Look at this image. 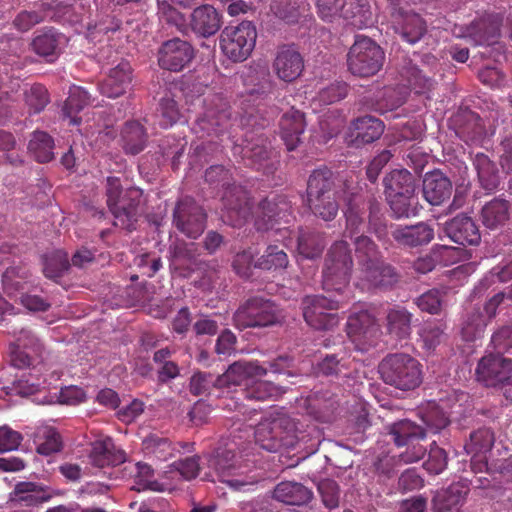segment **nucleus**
I'll use <instances>...</instances> for the list:
<instances>
[{
  "label": "nucleus",
  "mask_w": 512,
  "mask_h": 512,
  "mask_svg": "<svg viewBox=\"0 0 512 512\" xmlns=\"http://www.w3.org/2000/svg\"><path fill=\"white\" fill-rule=\"evenodd\" d=\"M198 101L203 104V112L196 118L193 132L198 138H209L208 141L193 143L191 148L195 156L200 159L217 152L220 144L217 140L223 136L230 127L231 111L227 100L217 93H209Z\"/></svg>",
  "instance_id": "1"
},
{
  "label": "nucleus",
  "mask_w": 512,
  "mask_h": 512,
  "mask_svg": "<svg viewBox=\"0 0 512 512\" xmlns=\"http://www.w3.org/2000/svg\"><path fill=\"white\" fill-rule=\"evenodd\" d=\"M244 397L250 400L264 401L275 397L279 394V390L270 381L254 380L253 378L243 391Z\"/></svg>",
  "instance_id": "56"
},
{
  "label": "nucleus",
  "mask_w": 512,
  "mask_h": 512,
  "mask_svg": "<svg viewBox=\"0 0 512 512\" xmlns=\"http://www.w3.org/2000/svg\"><path fill=\"white\" fill-rule=\"evenodd\" d=\"M66 42L64 34L54 28H45L37 31L31 41V49L48 63L55 62L62 52Z\"/></svg>",
  "instance_id": "22"
},
{
  "label": "nucleus",
  "mask_w": 512,
  "mask_h": 512,
  "mask_svg": "<svg viewBox=\"0 0 512 512\" xmlns=\"http://www.w3.org/2000/svg\"><path fill=\"white\" fill-rule=\"evenodd\" d=\"M24 95L30 113H40L50 102L48 90L42 84H33Z\"/></svg>",
  "instance_id": "59"
},
{
  "label": "nucleus",
  "mask_w": 512,
  "mask_h": 512,
  "mask_svg": "<svg viewBox=\"0 0 512 512\" xmlns=\"http://www.w3.org/2000/svg\"><path fill=\"white\" fill-rule=\"evenodd\" d=\"M459 123L457 134L465 142L474 141L484 133V125L480 116L472 111L463 113L457 117Z\"/></svg>",
  "instance_id": "51"
},
{
  "label": "nucleus",
  "mask_w": 512,
  "mask_h": 512,
  "mask_svg": "<svg viewBox=\"0 0 512 512\" xmlns=\"http://www.w3.org/2000/svg\"><path fill=\"white\" fill-rule=\"evenodd\" d=\"M231 173L223 165H212L205 172V181L210 185L225 187L222 214L225 223L241 227L252 215L251 198L241 185L230 184Z\"/></svg>",
  "instance_id": "3"
},
{
  "label": "nucleus",
  "mask_w": 512,
  "mask_h": 512,
  "mask_svg": "<svg viewBox=\"0 0 512 512\" xmlns=\"http://www.w3.org/2000/svg\"><path fill=\"white\" fill-rule=\"evenodd\" d=\"M390 234L398 245L410 248L427 245L434 238L433 228L424 222L412 226L391 225Z\"/></svg>",
  "instance_id": "24"
},
{
  "label": "nucleus",
  "mask_w": 512,
  "mask_h": 512,
  "mask_svg": "<svg viewBox=\"0 0 512 512\" xmlns=\"http://www.w3.org/2000/svg\"><path fill=\"white\" fill-rule=\"evenodd\" d=\"M469 492L466 484L452 483L445 489L438 491L432 500L434 512H459Z\"/></svg>",
  "instance_id": "30"
},
{
  "label": "nucleus",
  "mask_w": 512,
  "mask_h": 512,
  "mask_svg": "<svg viewBox=\"0 0 512 512\" xmlns=\"http://www.w3.org/2000/svg\"><path fill=\"white\" fill-rule=\"evenodd\" d=\"M280 133L288 151H293L300 143V136L305 130L304 114L291 108L280 119Z\"/></svg>",
  "instance_id": "31"
},
{
  "label": "nucleus",
  "mask_w": 512,
  "mask_h": 512,
  "mask_svg": "<svg viewBox=\"0 0 512 512\" xmlns=\"http://www.w3.org/2000/svg\"><path fill=\"white\" fill-rule=\"evenodd\" d=\"M351 25L362 29L372 24V13L363 0H344L342 15Z\"/></svg>",
  "instance_id": "43"
},
{
  "label": "nucleus",
  "mask_w": 512,
  "mask_h": 512,
  "mask_svg": "<svg viewBox=\"0 0 512 512\" xmlns=\"http://www.w3.org/2000/svg\"><path fill=\"white\" fill-rule=\"evenodd\" d=\"M313 496L311 490L294 481H282L273 490V499L287 505L301 506L307 504Z\"/></svg>",
  "instance_id": "32"
},
{
  "label": "nucleus",
  "mask_w": 512,
  "mask_h": 512,
  "mask_svg": "<svg viewBox=\"0 0 512 512\" xmlns=\"http://www.w3.org/2000/svg\"><path fill=\"white\" fill-rule=\"evenodd\" d=\"M384 131L385 124L381 119L372 115L360 116L350 122L346 143L350 147L360 148L380 139Z\"/></svg>",
  "instance_id": "15"
},
{
  "label": "nucleus",
  "mask_w": 512,
  "mask_h": 512,
  "mask_svg": "<svg viewBox=\"0 0 512 512\" xmlns=\"http://www.w3.org/2000/svg\"><path fill=\"white\" fill-rule=\"evenodd\" d=\"M477 380L486 387L495 388L512 376V359L489 353L484 355L476 367Z\"/></svg>",
  "instance_id": "14"
},
{
  "label": "nucleus",
  "mask_w": 512,
  "mask_h": 512,
  "mask_svg": "<svg viewBox=\"0 0 512 512\" xmlns=\"http://www.w3.org/2000/svg\"><path fill=\"white\" fill-rule=\"evenodd\" d=\"M386 200L397 219L410 218L417 215L418 199L415 192L412 195L397 194L386 196Z\"/></svg>",
  "instance_id": "53"
},
{
  "label": "nucleus",
  "mask_w": 512,
  "mask_h": 512,
  "mask_svg": "<svg viewBox=\"0 0 512 512\" xmlns=\"http://www.w3.org/2000/svg\"><path fill=\"white\" fill-rule=\"evenodd\" d=\"M382 381L395 389L407 392L418 388L423 381V366L407 353H390L378 366Z\"/></svg>",
  "instance_id": "5"
},
{
  "label": "nucleus",
  "mask_w": 512,
  "mask_h": 512,
  "mask_svg": "<svg viewBox=\"0 0 512 512\" xmlns=\"http://www.w3.org/2000/svg\"><path fill=\"white\" fill-rule=\"evenodd\" d=\"M316 427L304 429L302 423H297L283 409L272 411L255 428V442L269 452H277L282 448L293 449L299 443L307 444Z\"/></svg>",
  "instance_id": "2"
},
{
  "label": "nucleus",
  "mask_w": 512,
  "mask_h": 512,
  "mask_svg": "<svg viewBox=\"0 0 512 512\" xmlns=\"http://www.w3.org/2000/svg\"><path fill=\"white\" fill-rule=\"evenodd\" d=\"M385 196L397 194L412 195L416 190L415 178L406 169H395L383 179Z\"/></svg>",
  "instance_id": "38"
},
{
  "label": "nucleus",
  "mask_w": 512,
  "mask_h": 512,
  "mask_svg": "<svg viewBox=\"0 0 512 512\" xmlns=\"http://www.w3.org/2000/svg\"><path fill=\"white\" fill-rule=\"evenodd\" d=\"M353 244L360 272L383 258L376 243L368 236H355Z\"/></svg>",
  "instance_id": "42"
},
{
  "label": "nucleus",
  "mask_w": 512,
  "mask_h": 512,
  "mask_svg": "<svg viewBox=\"0 0 512 512\" xmlns=\"http://www.w3.org/2000/svg\"><path fill=\"white\" fill-rule=\"evenodd\" d=\"M208 466L213 469L223 482L232 486L244 485L245 482L237 479H227L229 476L237 475L239 467L236 466L235 454L230 450H217L208 460Z\"/></svg>",
  "instance_id": "36"
},
{
  "label": "nucleus",
  "mask_w": 512,
  "mask_h": 512,
  "mask_svg": "<svg viewBox=\"0 0 512 512\" xmlns=\"http://www.w3.org/2000/svg\"><path fill=\"white\" fill-rule=\"evenodd\" d=\"M90 459L94 466H116L125 461V453L117 449L111 438L95 441L90 452Z\"/></svg>",
  "instance_id": "33"
},
{
  "label": "nucleus",
  "mask_w": 512,
  "mask_h": 512,
  "mask_svg": "<svg viewBox=\"0 0 512 512\" xmlns=\"http://www.w3.org/2000/svg\"><path fill=\"white\" fill-rule=\"evenodd\" d=\"M422 422L426 426L425 430L437 433L449 424V419L444 411L435 403H429L422 411Z\"/></svg>",
  "instance_id": "57"
},
{
  "label": "nucleus",
  "mask_w": 512,
  "mask_h": 512,
  "mask_svg": "<svg viewBox=\"0 0 512 512\" xmlns=\"http://www.w3.org/2000/svg\"><path fill=\"white\" fill-rule=\"evenodd\" d=\"M42 384L40 377L32 373H24L13 382L12 390L15 394L25 397L39 392Z\"/></svg>",
  "instance_id": "62"
},
{
  "label": "nucleus",
  "mask_w": 512,
  "mask_h": 512,
  "mask_svg": "<svg viewBox=\"0 0 512 512\" xmlns=\"http://www.w3.org/2000/svg\"><path fill=\"white\" fill-rule=\"evenodd\" d=\"M447 288H432L414 299V304L422 311L432 315L442 312Z\"/></svg>",
  "instance_id": "52"
},
{
  "label": "nucleus",
  "mask_w": 512,
  "mask_h": 512,
  "mask_svg": "<svg viewBox=\"0 0 512 512\" xmlns=\"http://www.w3.org/2000/svg\"><path fill=\"white\" fill-rule=\"evenodd\" d=\"M488 324L489 322L480 308H473L467 313L462 324V339L466 342H475L481 339Z\"/></svg>",
  "instance_id": "47"
},
{
  "label": "nucleus",
  "mask_w": 512,
  "mask_h": 512,
  "mask_svg": "<svg viewBox=\"0 0 512 512\" xmlns=\"http://www.w3.org/2000/svg\"><path fill=\"white\" fill-rule=\"evenodd\" d=\"M292 219L291 204L284 195H272L262 200L256 211L255 226L258 231H273L275 236L280 235L281 238L275 237L276 241L286 242L290 238L291 231L287 227H276L282 222L289 224Z\"/></svg>",
  "instance_id": "7"
},
{
  "label": "nucleus",
  "mask_w": 512,
  "mask_h": 512,
  "mask_svg": "<svg viewBox=\"0 0 512 512\" xmlns=\"http://www.w3.org/2000/svg\"><path fill=\"white\" fill-rule=\"evenodd\" d=\"M413 314L405 307L395 306L387 311L386 327L390 335L406 339L411 334Z\"/></svg>",
  "instance_id": "39"
},
{
  "label": "nucleus",
  "mask_w": 512,
  "mask_h": 512,
  "mask_svg": "<svg viewBox=\"0 0 512 512\" xmlns=\"http://www.w3.org/2000/svg\"><path fill=\"white\" fill-rule=\"evenodd\" d=\"M272 69L279 80L291 83L304 70L303 56L294 44L280 45L276 49Z\"/></svg>",
  "instance_id": "16"
},
{
  "label": "nucleus",
  "mask_w": 512,
  "mask_h": 512,
  "mask_svg": "<svg viewBox=\"0 0 512 512\" xmlns=\"http://www.w3.org/2000/svg\"><path fill=\"white\" fill-rule=\"evenodd\" d=\"M335 194L333 173L326 167L315 169L307 182V198Z\"/></svg>",
  "instance_id": "44"
},
{
  "label": "nucleus",
  "mask_w": 512,
  "mask_h": 512,
  "mask_svg": "<svg viewBox=\"0 0 512 512\" xmlns=\"http://www.w3.org/2000/svg\"><path fill=\"white\" fill-rule=\"evenodd\" d=\"M147 137L145 128L139 122L128 121L121 130V146L126 154L137 155L146 147Z\"/></svg>",
  "instance_id": "34"
},
{
  "label": "nucleus",
  "mask_w": 512,
  "mask_h": 512,
  "mask_svg": "<svg viewBox=\"0 0 512 512\" xmlns=\"http://www.w3.org/2000/svg\"><path fill=\"white\" fill-rule=\"evenodd\" d=\"M390 434L394 443L400 447L412 444L415 440L423 439L426 435V430L409 420H402L391 426Z\"/></svg>",
  "instance_id": "46"
},
{
  "label": "nucleus",
  "mask_w": 512,
  "mask_h": 512,
  "mask_svg": "<svg viewBox=\"0 0 512 512\" xmlns=\"http://www.w3.org/2000/svg\"><path fill=\"white\" fill-rule=\"evenodd\" d=\"M70 267L68 254L63 250L48 253L44 259L43 272L47 278L61 277Z\"/></svg>",
  "instance_id": "54"
},
{
  "label": "nucleus",
  "mask_w": 512,
  "mask_h": 512,
  "mask_svg": "<svg viewBox=\"0 0 512 512\" xmlns=\"http://www.w3.org/2000/svg\"><path fill=\"white\" fill-rule=\"evenodd\" d=\"M393 6L391 13L393 28L401 39L409 44L417 43L426 33V24L420 15L398 7L400 0H389Z\"/></svg>",
  "instance_id": "17"
},
{
  "label": "nucleus",
  "mask_w": 512,
  "mask_h": 512,
  "mask_svg": "<svg viewBox=\"0 0 512 512\" xmlns=\"http://www.w3.org/2000/svg\"><path fill=\"white\" fill-rule=\"evenodd\" d=\"M267 371V368L259 365L256 361H237L231 364L224 374L217 375L218 387L221 389L242 384L246 386L252 378L263 376Z\"/></svg>",
  "instance_id": "23"
},
{
  "label": "nucleus",
  "mask_w": 512,
  "mask_h": 512,
  "mask_svg": "<svg viewBox=\"0 0 512 512\" xmlns=\"http://www.w3.org/2000/svg\"><path fill=\"white\" fill-rule=\"evenodd\" d=\"M510 203L503 198H494L487 202L481 210L483 225L491 230L505 225L510 216Z\"/></svg>",
  "instance_id": "37"
},
{
  "label": "nucleus",
  "mask_w": 512,
  "mask_h": 512,
  "mask_svg": "<svg viewBox=\"0 0 512 512\" xmlns=\"http://www.w3.org/2000/svg\"><path fill=\"white\" fill-rule=\"evenodd\" d=\"M54 140L44 131H35L28 144V150L39 163H47L54 157Z\"/></svg>",
  "instance_id": "48"
},
{
  "label": "nucleus",
  "mask_w": 512,
  "mask_h": 512,
  "mask_svg": "<svg viewBox=\"0 0 512 512\" xmlns=\"http://www.w3.org/2000/svg\"><path fill=\"white\" fill-rule=\"evenodd\" d=\"M318 492L322 502L328 509H334L339 505L340 490L336 481L323 479L318 483Z\"/></svg>",
  "instance_id": "63"
},
{
  "label": "nucleus",
  "mask_w": 512,
  "mask_h": 512,
  "mask_svg": "<svg viewBox=\"0 0 512 512\" xmlns=\"http://www.w3.org/2000/svg\"><path fill=\"white\" fill-rule=\"evenodd\" d=\"M491 346L495 354L502 355L512 349V327L503 326L493 333Z\"/></svg>",
  "instance_id": "64"
},
{
  "label": "nucleus",
  "mask_w": 512,
  "mask_h": 512,
  "mask_svg": "<svg viewBox=\"0 0 512 512\" xmlns=\"http://www.w3.org/2000/svg\"><path fill=\"white\" fill-rule=\"evenodd\" d=\"M328 298L324 295H307L301 301L303 317L308 326L315 330H330L338 324L336 311L348 301L349 295Z\"/></svg>",
  "instance_id": "9"
},
{
  "label": "nucleus",
  "mask_w": 512,
  "mask_h": 512,
  "mask_svg": "<svg viewBox=\"0 0 512 512\" xmlns=\"http://www.w3.org/2000/svg\"><path fill=\"white\" fill-rule=\"evenodd\" d=\"M444 230L454 243L462 246L478 245L481 241L478 226L466 215H457L446 222Z\"/></svg>",
  "instance_id": "25"
},
{
  "label": "nucleus",
  "mask_w": 512,
  "mask_h": 512,
  "mask_svg": "<svg viewBox=\"0 0 512 512\" xmlns=\"http://www.w3.org/2000/svg\"><path fill=\"white\" fill-rule=\"evenodd\" d=\"M106 197L107 206L114 217V225L127 231L136 229L142 190L128 187L124 191L121 179L109 176L106 179Z\"/></svg>",
  "instance_id": "4"
},
{
  "label": "nucleus",
  "mask_w": 512,
  "mask_h": 512,
  "mask_svg": "<svg viewBox=\"0 0 512 512\" xmlns=\"http://www.w3.org/2000/svg\"><path fill=\"white\" fill-rule=\"evenodd\" d=\"M360 279L367 283L368 288L388 289L399 282L400 274L382 258L378 263L364 268L360 272Z\"/></svg>",
  "instance_id": "27"
},
{
  "label": "nucleus",
  "mask_w": 512,
  "mask_h": 512,
  "mask_svg": "<svg viewBox=\"0 0 512 512\" xmlns=\"http://www.w3.org/2000/svg\"><path fill=\"white\" fill-rule=\"evenodd\" d=\"M495 442L494 432L487 427L479 428L470 434L469 441L464 448L466 453L471 455V468L479 473L480 462L489 461L486 453L491 450Z\"/></svg>",
  "instance_id": "28"
},
{
  "label": "nucleus",
  "mask_w": 512,
  "mask_h": 512,
  "mask_svg": "<svg viewBox=\"0 0 512 512\" xmlns=\"http://www.w3.org/2000/svg\"><path fill=\"white\" fill-rule=\"evenodd\" d=\"M172 223L186 237L197 239L206 228L207 213L192 197L185 196L176 202Z\"/></svg>",
  "instance_id": "12"
},
{
  "label": "nucleus",
  "mask_w": 512,
  "mask_h": 512,
  "mask_svg": "<svg viewBox=\"0 0 512 512\" xmlns=\"http://www.w3.org/2000/svg\"><path fill=\"white\" fill-rule=\"evenodd\" d=\"M310 211L324 221H332L338 214L339 204L335 194L307 198Z\"/></svg>",
  "instance_id": "50"
},
{
  "label": "nucleus",
  "mask_w": 512,
  "mask_h": 512,
  "mask_svg": "<svg viewBox=\"0 0 512 512\" xmlns=\"http://www.w3.org/2000/svg\"><path fill=\"white\" fill-rule=\"evenodd\" d=\"M480 185L486 191L492 192L498 188L500 177L496 164L484 153H477L473 158Z\"/></svg>",
  "instance_id": "40"
},
{
  "label": "nucleus",
  "mask_w": 512,
  "mask_h": 512,
  "mask_svg": "<svg viewBox=\"0 0 512 512\" xmlns=\"http://www.w3.org/2000/svg\"><path fill=\"white\" fill-rule=\"evenodd\" d=\"M478 471H486L490 475L499 474L503 478L512 481V455L507 458L491 459L480 462Z\"/></svg>",
  "instance_id": "61"
},
{
  "label": "nucleus",
  "mask_w": 512,
  "mask_h": 512,
  "mask_svg": "<svg viewBox=\"0 0 512 512\" xmlns=\"http://www.w3.org/2000/svg\"><path fill=\"white\" fill-rule=\"evenodd\" d=\"M289 259L286 252L277 245H269L263 255L259 257L254 267L266 271H281L287 268Z\"/></svg>",
  "instance_id": "49"
},
{
  "label": "nucleus",
  "mask_w": 512,
  "mask_h": 512,
  "mask_svg": "<svg viewBox=\"0 0 512 512\" xmlns=\"http://www.w3.org/2000/svg\"><path fill=\"white\" fill-rule=\"evenodd\" d=\"M325 245L326 242L322 233L309 229H301L299 231L297 250L301 256L307 259H315L322 254Z\"/></svg>",
  "instance_id": "41"
},
{
  "label": "nucleus",
  "mask_w": 512,
  "mask_h": 512,
  "mask_svg": "<svg viewBox=\"0 0 512 512\" xmlns=\"http://www.w3.org/2000/svg\"><path fill=\"white\" fill-rule=\"evenodd\" d=\"M282 318L279 307L269 298L253 296L242 303L233 315L236 328H260L272 326Z\"/></svg>",
  "instance_id": "8"
},
{
  "label": "nucleus",
  "mask_w": 512,
  "mask_h": 512,
  "mask_svg": "<svg viewBox=\"0 0 512 512\" xmlns=\"http://www.w3.org/2000/svg\"><path fill=\"white\" fill-rule=\"evenodd\" d=\"M92 103L91 95L89 92L79 86H74L70 89L69 96L65 101L63 107V115L69 118L70 124L76 125L80 123V118L77 114L87 105Z\"/></svg>",
  "instance_id": "45"
},
{
  "label": "nucleus",
  "mask_w": 512,
  "mask_h": 512,
  "mask_svg": "<svg viewBox=\"0 0 512 512\" xmlns=\"http://www.w3.org/2000/svg\"><path fill=\"white\" fill-rule=\"evenodd\" d=\"M385 60L382 48L372 39L357 35L347 54L348 70L355 76L370 77L380 71Z\"/></svg>",
  "instance_id": "10"
},
{
  "label": "nucleus",
  "mask_w": 512,
  "mask_h": 512,
  "mask_svg": "<svg viewBox=\"0 0 512 512\" xmlns=\"http://www.w3.org/2000/svg\"><path fill=\"white\" fill-rule=\"evenodd\" d=\"M445 325L441 322L429 323L422 330L420 337L423 347L427 351H433L445 338Z\"/></svg>",
  "instance_id": "60"
},
{
  "label": "nucleus",
  "mask_w": 512,
  "mask_h": 512,
  "mask_svg": "<svg viewBox=\"0 0 512 512\" xmlns=\"http://www.w3.org/2000/svg\"><path fill=\"white\" fill-rule=\"evenodd\" d=\"M502 23L501 14L487 13L466 26L464 36L471 39L475 45H492L500 37Z\"/></svg>",
  "instance_id": "19"
},
{
  "label": "nucleus",
  "mask_w": 512,
  "mask_h": 512,
  "mask_svg": "<svg viewBox=\"0 0 512 512\" xmlns=\"http://www.w3.org/2000/svg\"><path fill=\"white\" fill-rule=\"evenodd\" d=\"M132 79L133 69L130 63L122 60L109 70L106 78L99 84V91L108 98H118L130 89Z\"/></svg>",
  "instance_id": "20"
},
{
  "label": "nucleus",
  "mask_w": 512,
  "mask_h": 512,
  "mask_svg": "<svg viewBox=\"0 0 512 512\" xmlns=\"http://www.w3.org/2000/svg\"><path fill=\"white\" fill-rule=\"evenodd\" d=\"M347 335L357 345H372L379 328L376 319L368 311L351 314L346 323Z\"/></svg>",
  "instance_id": "21"
},
{
  "label": "nucleus",
  "mask_w": 512,
  "mask_h": 512,
  "mask_svg": "<svg viewBox=\"0 0 512 512\" xmlns=\"http://www.w3.org/2000/svg\"><path fill=\"white\" fill-rule=\"evenodd\" d=\"M240 153L247 166L262 171L266 175L273 174L276 171L279 160L277 153L273 151L267 138L262 135L254 138L246 136L243 146H235L234 153Z\"/></svg>",
  "instance_id": "13"
},
{
  "label": "nucleus",
  "mask_w": 512,
  "mask_h": 512,
  "mask_svg": "<svg viewBox=\"0 0 512 512\" xmlns=\"http://www.w3.org/2000/svg\"><path fill=\"white\" fill-rule=\"evenodd\" d=\"M353 258L349 244L344 240L334 242L329 248L322 270V287L337 295L347 294Z\"/></svg>",
  "instance_id": "6"
},
{
  "label": "nucleus",
  "mask_w": 512,
  "mask_h": 512,
  "mask_svg": "<svg viewBox=\"0 0 512 512\" xmlns=\"http://www.w3.org/2000/svg\"><path fill=\"white\" fill-rule=\"evenodd\" d=\"M221 23V15L213 6L202 5L191 13L189 25L196 35L208 38L219 31Z\"/></svg>",
  "instance_id": "29"
},
{
  "label": "nucleus",
  "mask_w": 512,
  "mask_h": 512,
  "mask_svg": "<svg viewBox=\"0 0 512 512\" xmlns=\"http://www.w3.org/2000/svg\"><path fill=\"white\" fill-rule=\"evenodd\" d=\"M451 180L440 170L427 172L423 179V196L433 206L448 200L452 194Z\"/></svg>",
  "instance_id": "26"
},
{
  "label": "nucleus",
  "mask_w": 512,
  "mask_h": 512,
  "mask_svg": "<svg viewBox=\"0 0 512 512\" xmlns=\"http://www.w3.org/2000/svg\"><path fill=\"white\" fill-rule=\"evenodd\" d=\"M257 38L256 27L250 21L227 26L220 35V48L233 62H242L252 53Z\"/></svg>",
  "instance_id": "11"
},
{
  "label": "nucleus",
  "mask_w": 512,
  "mask_h": 512,
  "mask_svg": "<svg viewBox=\"0 0 512 512\" xmlns=\"http://www.w3.org/2000/svg\"><path fill=\"white\" fill-rule=\"evenodd\" d=\"M192 45L180 38L165 41L158 50V64L172 72L183 70L193 59Z\"/></svg>",
  "instance_id": "18"
},
{
  "label": "nucleus",
  "mask_w": 512,
  "mask_h": 512,
  "mask_svg": "<svg viewBox=\"0 0 512 512\" xmlns=\"http://www.w3.org/2000/svg\"><path fill=\"white\" fill-rule=\"evenodd\" d=\"M145 453L160 461H166L174 454L175 449L168 438L150 435L143 441Z\"/></svg>",
  "instance_id": "55"
},
{
  "label": "nucleus",
  "mask_w": 512,
  "mask_h": 512,
  "mask_svg": "<svg viewBox=\"0 0 512 512\" xmlns=\"http://www.w3.org/2000/svg\"><path fill=\"white\" fill-rule=\"evenodd\" d=\"M363 201L359 194L351 193L346 198V210L344 211L346 217V234L354 240L355 236H360L364 232L365 221L363 217Z\"/></svg>",
  "instance_id": "35"
},
{
  "label": "nucleus",
  "mask_w": 512,
  "mask_h": 512,
  "mask_svg": "<svg viewBox=\"0 0 512 512\" xmlns=\"http://www.w3.org/2000/svg\"><path fill=\"white\" fill-rule=\"evenodd\" d=\"M218 387V377L209 372L198 371L190 379L189 390L195 396H203L211 393Z\"/></svg>",
  "instance_id": "58"
}]
</instances>
